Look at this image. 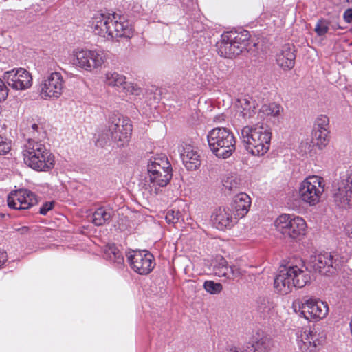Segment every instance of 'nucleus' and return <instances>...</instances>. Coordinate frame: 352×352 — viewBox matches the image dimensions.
<instances>
[{
    "label": "nucleus",
    "instance_id": "4468645a",
    "mask_svg": "<svg viewBox=\"0 0 352 352\" xmlns=\"http://www.w3.org/2000/svg\"><path fill=\"white\" fill-rule=\"evenodd\" d=\"M124 76L119 74L117 72L107 73L106 74V82L109 86L116 87L119 91H123L126 94L139 96L142 90L137 85L133 83H128L125 81Z\"/></svg>",
    "mask_w": 352,
    "mask_h": 352
},
{
    "label": "nucleus",
    "instance_id": "7ed1b4c3",
    "mask_svg": "<svg viewBox=\"0 0 352 352\" xmlns=\"http://www.w3.org/2000/svg\"><path fill=\"white\" fill-rule=\"evenodd\" d=\"M275 225L285 238L300 240L305 234L306 222L298 216L281 214L276 220Z\"/></svg>",
    "mask_w": 352,
    "mask_h": 352
},
{
    "label": "nucleus",
    "instance_id": "e2e57ef3",
    "mask_svg": "<svg viewBox=\"0 0 352 352\" xmlns=\"http://www.w3.org/2000/svg\"><path fill=\"white\" fill-rule=\"evenodd\" d=\"M350 31L352 32V28L350 29Z\"/></svg>",
    "mask_w": 352,
    "mask_h": 352
},
{
    "label": "nucleus",
    "instance_id": "6ab92c4d",
    "mask_svg": "<svg viewBox=\"0 0 352 352\" xmlns=\"http://www.w3.org/2000/svg\"><path fill=\"white\" fill-rule=\"evenodd\" d=\"M250 205V197L245 193H239L234 197L230 211L236 220L243 217L248 212Z\"/></svg>",
    "mask_w": 352,
    "mask_h": 352
},
{
    "label": "nucleus",
    "instance_id": "5701e85b",
    "mask_svg": "<svg viewBox=\"0 0 352 352\" xmlns=\"http://www.w3.org/2000/svg\"><path fill=\"white\" fill-rule=\"evenodd\" d=\"M181 158L188 170H196L201 165L200 155L190 146L184 148Z\"/></svg>",
    "mask_w": 352,
    "mask_h": 352
},
{
    "label": "nucleus",
    "instance_id": "de8ad7c7",
    "mask_svg": "<svg viewBox=\"0 0 352 352\" xmlns=\"http://www.w3.org/2000/svg\"><path fill=\"white\" fill-rule=\"evenodd\" d=\"M8 94V89L3 82L0 79V102L5 100Z\"/></svg>",
    "mask_w": 352,
    "mask_h": 352
},
{
    "label": "nucleus",
    "instance_id": "c9c22d12",
    "mask_svg": "<svg viewBox=\"0 0 352 352\" xmlns=\"http://www.w3.org/2000/svg\"><path fill=\"white\" fill-rule=\"evenodd\" d=\"M256 302L257 309L261 312H268L273 307V303L266 296L258 297Z\"/></svg>",
    "mask_w": 352,
    "mask_h": 352
},
{
    "label": "nucleus",
    "instance_id": "a878e982",
    "mask_svg": "<svg viewBox=\"0 0 352 352\" xmlns=\"http://www.w3.org/2000/svg\"><path fill=\"white\" fill-rule=\"evenodd\" d=\"M273 340L268 336H263L252 342H249L245 352H270L273 346Z\"/></svg>",
    "mask_w": 352,
    "mask_h": 352
},
{
    "label": "nucleus",
    "instance_id": "cd10ccee",
    "mask_svg": "<svg viewBox=\"0 0 352 352\" xmlns=\"http://www.w3.org/2000/svg\"><path fill=\"white\" fill-rule=\"evenodd\" d=\"M172 170V167L166 157L161 158H155L153 161L151 160L148 164V173L163 172L164 173L166 171Z\"/></svg>",
    "mask_w": 352,
    "mask_h": 352
},
{
    "label": "nucleus",
    "instance_id": "a18cd8bd",
    "mask_svg": "<svg viewBox=\"0 0 352 352\" xmlns=\"http://www.w3.org/2000/svg\"><path fill=\"white\" fill-rule=\"evenodd\" d=\"M54 201H46L39 209V213L42 215H46L47 212L53 209Z\"/></svg>",
    "mask_w": 352,
    "mask_h": 352
},
{
    "label": "nucleus",
    "instance_id": "72a5a7b5",
    "mask_svg": "<svg viewBox=\"0 0 352 352\" xmlns=\"http://www.w3.org/2000/svg\"><path fill=\"white\" fill-rule=\"evenodd\" d=\"M317 340H314L313 335L310 333V335H307L305 340H301L298 342V346L302 351H309L310 352L314 351L317 346Z\"/></svg>",
    "mask_w": 352,
    "mask_h": 352
},
{
    "label": "nucleus",
    "instance_id": "a211bd4d",
    "mask_svg": "<svg viewBox=\"0 0 352 352\" xmlns=\"http://www.w3.org/2000/svg\"><path fill=\"white\" fill-rule=\"evenodd\" d=\"M296 56L294 45L286 43L276 56L277 64L284 70H290L294 67Z\"/></svg>",
    "mask_w": 352,
    "mask_h": 352
},
{
    "label": "nucleus",
    "instance_id": "864d4df0",
    "mask_svg": "<svg viewBox=\"0 0 352 352\" xmlns=\"http://www.w3.org/2000/svg\"><path fill=\"white\" fill-rule=\"evenodd\" d=\"M280 104H276V103H272L270 104L269 107L265 109V110H279Z\"/></svg>",
    "mask_w": 352,
    "mask_h": 352
},
{
    "label": "nucleus",
    "instance_id": "58836bf2",
    "mask_svg": "<svg viewBox=\"0 0 352 352\" xmlns=\"http://www.w3.org/2000/svg\"><path fill=\"white\" fill-rule=\"evenodd\" d=\"M111 139V133L109 132V129H108L106 132H102L98 135V138L95 142V144L96 146L103 148L110 142Z\"/></svg>",
    "mask_w": 352,
    "mask_h": 352
},
{
    "label": "nucleus",
    "instance_id": "a19ab883",
    "mask_svg": "<svg viewBox=\"0 0 352 352\" xmlns=\"http://www.w3.org/2000/svg\"><path fill=\"white\" fill-rule=\"evenodd\" d=\"M180 217V212L178 210H170L167 212L165 219L168 223L175 224L179 221Z\"/></svg>",
    "mask_w": 352,
    "mask_h": 352
},
{
    "label": "nucleus",
    "instance_id": "8fccbe9b",
    "mask_svg": "<svg viewBox=\"0 0 352 352\" xmlns=\"http://www.w3.org/2000/svg\"><path fill=\"white\" fill-rule=\"evenodd\" d=\"M343 18L346 23L352 22V8H349L345 10L343 14Z\"/></svg>",
    "mask_w": 352,
    "mask_h": 352
},
{
    "label": "nucleus",
    "instance_id": "4be33fe9",
    "mask_svg": "<svg viewBox=\"0 0 352 352\" xmlns=\"http://www.w3.org/2000/svg\"><path fill=\"white\" fill-rule=\"evenodd\" d=\"M216 46L218 54L224 58H232L241 54L240 47H236L232 41L226 39V33L221 35V39L217 43Z\"/></svg>",
    "mask_w": 352,
    "mask_h": 352
},
{
    "label": "nucleus",
    "instance_id": "423d86ee",
    "mask_svg": "<svg viewBox=\"0 0 352 352\" xmlns=\"http://www.w3.org/2000/svg\"><path fill=\"white\" fill-rule=\"evenodd\" d=\"M342 258L337 253L324 252L315 256L312 261L315 271L330 276L338 273L342 266Z\"/></svg>",
    "mask_w": 352,
    "mask_h": 352
},
{
    "label": "nucleus",
    "instance_id": "ddd939ff",
    "mask_svg": "<svg viewBox=\"0 0 352 352\" xmlns=\"http://www.w3.org/2000/svg\"><path fill=\"white\" fill-rule=\"evenodd\" d=\"M25 164L36 171H48L54 166V156L52 153L43 155L35 154H24Z\"/></svg>",
    "mask_w": 352,
    "mask_h": 352
},
{
    "label": "nucleus",
    "instance_id": "aec40b11",
    "mask_svg": "<svg viewBox=\"0 0 352 352\" xmlns=\"http://www.w3.org/2000/svg\"><path fill=\"white\" fill-rule=\"evenodd\" d=\"M290 276L291 273L289 272L287 266L279 270L274 281V289L278 293L285 295L292 292L294 283Z\"/></svg>",
    "mask_w": 352,
    "mask_h": 352
},
{
    "label": "nucleus",
    "instance_id": "bb28decb",
    "mask_svg": "<svg viewBox=\"0 0 352 352\" xmlns=\"http://www.w3.org/2000/svg\"><path fill=\"white\" fill-rule=\"evenodd\" d=\"M104 257L116 264L118 267H121L124 264V256L115 244H109L106 246Z\"/></svg>",
    "mask_w": 352,
    "mask_h": 352
},
{
    "label": "nucleus",
    "instance_id": "9b49d317",
    "mask_svg": "<svg viewBox=\"0 0 352 352\" xmlns=\"http://www.w3.org/2000/svg\"><path fill=\"white\" fill-rule=\"evenodd\" d=\"M333 200L340 208L352 206V173L343 176L333 193Z\"/></svg>",
    "mask_w": 352,
    "mask_h": 352
},
{
    "label": "nucleus",
    "instance_id": "f03ea898",
    "mask_svg": "<svg viewBox=\"0 0 352 352\" xmlns=\"http://www.w3.org/2000/svg\"><path fill=\"white\" fill-rule=\"evenodd\" d=\"M207 140L210 149L219 158L227 159L235 151V138L225 127H217L210 131Z\"/></svg>",
    "mask_w": 352,
    "mask_h": 352
},
{
    "label": "nucleus",
    "instance_id": "37998d69",
    "mask_svg": "<svg viewBox=\"0 0 352 352\" xmlns=\"http://www.w3.org/2000/svg\"><path fill=\"white\" fill-rule=\"evenodd\" d=\"M10 142H8L6 138L0 135V154H7L10 151Z\"/></svg>",
    "mask_w": 352,
    "mask_h": 352
},
{
    "label": "nucleus",
    "instance_id": "c85d7f7f",
    "mask_svg": "<svg viewBox=\"0 0 352 352\" xmlns=\"http://www.w3.org/2000/svg\"><path fill=\"white\" fill-rule=\"evenodd\" d=\"M25 149L23 153L24 154H35V155H45L52 153L51 151L47 149L46 146L41 144L40 142L34 141L32 139H29L27 144L24 146Z\"/></svg>",
    "mask_w": 352,
    "mask_h": 352
},
{
    "label": "nucleus",
    "instance_id": "b1692460",
    "mask_svg": "<svg viewBox=\"0 0 352 352\" xmlns=\"http://www.w3.org/2000/svg\"><path fill=\"white\" fill-rule=\"evenodd\" d=\"M294 287L302 288L311 280L310 273L299 268L297 265H288Z\"/></svg>",
    "mask_w": 352,
    "mask_h": 352
},
{
    "label": "nucleus",
    "instance_id": "6e6552de",
    "mask_svg": "<svg viewBox=\"0 0 352 352\" xmlns=\"http://www.w3.org/2000/svg\"><path fill=\"white\" fill-rule=\"evenodd\" d=\"M301 315L307 320L312 319H322L324 318L329 311L327 302L314 298L304 297L302 300Z\"/></svg>",
    "mask_w": 352,
    "mask_h": 352
},
{
    "label": "nucleus",
    "instance_id": "bf43d9fd",
    "mask_svg": "<svg viewBox=\"0 0 352 352\" xmlns=\"http://www.w3.org/2000/svg\"><path fill=\"white\" fill-rule=\"evenodd\" d=\"M337 28L338 29H342V28L341 26H340L339 25H337Z\"/></svg>",
    "mask_w": 352,
    "mask_h": 352
},
{
    "label": "nucleus",
    "instance_id": "dca6fc26",
    "mask_svg": "<svg viewBox=\"0 0 352 352\" xmlns=\"http://www.w3.org/2000/svg\"><path fill=\"white\" fill-rule=\"evenodd\" d=\"M63 77L59 72H52L45 80L41 88L44 96L58 98L63 89Z\"/></svg>",
    "mask_w": 352,
    "mask_h": 352
},
{
    "label": "nucleus",
    "instance_id": "2f4dec72",
    "mask_svg": "<svg viewBox=\"0 0 352 352\" xmlns=\"http://www.w3.org/2000/svg\"><path fill=\"white\" fill-rule=\"evenodd\" d=\"M32 78L30 74L23 68L19 69L18 78L16 83L14 84V89H25L32 85Z\"/></svg>",
    "mask_w": 352,
    "mask_h": 352
},
{
    "label": "nucleus",
    "instance_id": "ea45409f",
    "mask_svg": "<svg viewBox=\"0 0 352 352\" xmlns=\"http://www.w3.org/2000/svg\"><path fill=\"white\" fill-rule=\"evenodd\" d=\"M254 102L252 101V99L251 98H243L238 99L235 106L236 107H241L242 110H251L252 109V104H253ZM253 109H256V107L254 104L252 106Z\"/></svg>",
    "mask_w": 352,
    "mask_h": 352
},
{
    "label": "nucleus",
    "instance_id": "680f3d73",
    "mask_svg": "<svg viewBox=\"0 0 352 352\" xmlns=\"http://www.w3.org/2000/svg\"><path fill=\"white\" fill-rule=\"evenodd\" d=\"M336 28H337V25H335V26H334V25H333V29H334V30H335Z\"/></svg>",
    "mask_w": 352,
    "mask_h": 352
},
{
    "label": "nucleus",
    "instance_id": "c756f323",
    "mask_svg": "<svg viewBox=\"0 0 352 352\" xmlns=\"http://www.w3.org/2000/svg\"><path fill=\"white\" fill-rule=\"evenodd\" d=\"M113 213V211L110 209L100 207L94 212L92 222L96 226H103L111 220Z\"/></svg>",
    "mask_w": 352,
    "mask_h": 352
},
{
    "label": "nucleus",
    "instance_id": "f257e3e1",
    "mask_svg": "<svg viewBox=\"0 0 352 352\" xmlns=\"http://www.w3.org/2000/svg\"><path fill=\"white\" fill-rule=\"evenodd\" d=\"M241 139L245 150L255 156H262L270 149L272 133L270 129L258 124L244 126Z\"/></svg>",
    "mask_w": 352,
    "mask_h": 352
},
{
    "label": "nucleus",
    "instance_id": "052dcab7",
    "mask_svg": "<svg viewBox=\"0 0 352 352\" xmlns=\"http://www.w3.org/2000/svg\"><path fill=\"white\" fill-rule=\"evenodd\" d=\"M336 28H337V25H335V26H334V25H333V29H334V30H335Z\"/></svg>",
    "mask_w": 352,
    "mask_h": 352
},
{
    "label": "nucleus",
    "instance_id": "f704fd0d",
    "mask_svg": "<svg viewBox=\"0 0 352 352\" xmlns=\"http://www.w3.org/2000/svg\"><path fill=\"white\" fill-rule=\"evenodd\" d=\"M223 185L230 191L236 190L241 185V179L236 175H229L223 180Z\"/></svg>",
    "mask_w": 352,
    "mask_h": 352
},
{
    "label": "nucleus",
    "instance_id": "e433bc0d",
    "mask_svg": "<svg viewBox=\"0 0 352 352\" xmlns=\"http://www.w3.org/2000/svg\"><path fill=\"white\" fill-rule=\"evenodd\" d=\"M204 287L211 294H219L223 289V286L221 283H215L214 280L205 281L204 283Z\"/></svg>",
    "mask_w": 352,
    "mask_h": 352
},
{
    "label": "nucleus",
    "instance_id": "3c124183",
    "mask_svg": "<svg viewBox=\"0 0 352 352\" xmlns=\"http://www.w3.org/2000/svg\"><path fill=\"white\" fill-rule=\"evenodd\" d=\"M8 259V256L6 252L0 250V267L5 263Z\"/></svg>",
    "mask_w": 352,
    "mask_h": 352
},
{
    "label": "nucleus",
    "instance_id": "79ce46f5",
    "mask_svg": "<svg viewBox=\"0 0 352 352\" xmlns=\"http://www.w3.org/2000/svg\"><path fill=\"white\" fill-rule=\"evenodd\" d=\"M19 69L16 71L14 69L9 72H6L4 74V78L7 79L9 85L14 88V84L16 83V79L18 78Z\"/></svg>",
    "mask_w": 352,
    "mask_h": 352
},
{
    "label": "nucleus",
    "instance_id": "13d9d810",
    "mask_svg": "<svg viewBox=\"0 0 352 352\" xmlns=\"http://www.w3.org/2000/svg\"><path fill=\"white\" fill-rule=\"evenodd\" d=\"M38 126L36 124H33L32 125V129L34 131H36L38 129Z\"/></svg>",
    "mask_w": 352,
    "mask_h": 352
},
{
    "label": "nucleus",
    "instance_id": "7c9ffc66",
    "mask_svg": "<svg viewBox=\"0 0 352 352\" xmlns=\"http://www.w3.org/2000/svg\"><path fill=\"white\" fill-rule=\"evenodd\" d=\"M150 182L154 185L160 187L166 186L170 181L173 174L172 170H168L163 173V172H157V173H148Z\"/></svg>",
    "mask_w": 352,
    "mask_h": 352
},
{
    "label": "nucleus",
    "instance_id": "1a4fd4ad",
    "mask_svg": "<svg viewBox=\"0 0 352 352\" xmlns=\"http://www.w3.org/2000/svg\"><path fill=\"white\" fill-rule=\"evenodd\" d=\"M37 204L36 195L27 189L12 192L8 197V206L14 210H26Z\"/></svg>",
    "mask_w": 352,
    "mask_h": 352
},
{
    "label": "nucleus",
    "instance_id": "473e14b6",
    "mask_svg": "<svg viewBox=\"0 0 352 352\" xmlns=\"http://www.w3.org/2000/svg\"><path fill=\"white\" fill-rule=\"evenodd\" d=\"M217 263L214 265L213 270L216 276L219 277H226L228 278L229 266L227 261L221 256L217 261Z\"/></svg>",
    "mask_w": 352,
    "mask_h": 352
},
{
    "label": "nucleus",
    "instance_id": "393cba45",
    "mask_svg": "<svg viewBox=\"0 0 352 352\" xmlns=\"http://www.w3.org/2000/svg\"><path fill=\"white\" fill-rule=\"evenodd\" d=\"M226 37L227 40L232 41L235 46L240 47L241 53L245 50H247V46L249 43L250 38V32L245 30H241L239 32H228L226 33Z\"/></svg>",
    "mask_w": 352,
    "mask_h": 352
},
{
    "label": "nucleus",
    "instance_id": "6e6d98bb",
    "mask_svg": "<svg viewBox=\"0 0 352 352\" xmlns=\"http://www.w3.org/2000/svg\"><path fill=\"white\" fill-rule=\"evenodd\" d=\"M29 228L26 226H23L18 229V231L20 232L21 234H26L29 232Z\"/></svg>",
    "mask_w": 352,
    "mask_h": 352
},
{
    "label": "nucleus",
    "instance_id": "0eeeda50",
    "mask_svg": "<svg viewBox=\"0 0 352 352\" xmlns=\"http://www.w3.org/2000/svg\"><path fill=\"white\" fill-rule=\"evenodd\" d=\"M131 268L141 275L148 274L154 268L153 255L147 250H135L126 254Z\"/></svg>",
    "mask_w": 352,
    "mask_h": 352
},
{
    "label": "nucleus",
    "instance_id": "603ef678",
    "mask_svg": "<svg viewBox=\"0 0 352 352\" xmlns=\"http://www.w3.org/2000/svg\"><path fill=\"white\" fill-rule=\"evenodd\" d=\"M345 232L346 234L351 239H352V223L350 224H348L345 227Z\"/></svg>",
    "mask_w": 352,
    "mask_h": 352
},
{
    "label": "nucleus",
    "instance_id": "2eb2a0df",
    "mask_svg": "<svg viewBox=\"0 0 352 352\" xmlns=\"http://www.w3.org/2000/svg\"><path fill=\"white\" fill-rule=\"evenodd\" d=\"M211 221L213 226L219 230L230 229L236 223L230 208H226L216 209L211 215Z\"/></svg>",
    "mask_w": 352,
    "mask_h": 352
},
{
    "label": "nucleus",
    "instance_id": "49530a36",
    "mask_svg": "<svg viewBox=\"0 0 352 352\" xmlns=\"http://www.w3.org/2000/svg\"><path fill=\"white\" fill-rule=\"evenodd\" d=\"M228 279H234L236 278L241 276V272L239 268L235 266H230L228 270Z\"/></svg>",
    "mask_w": 352,
    "mask_h": 352
},
{
    "label": "nucleus",
    "instance_id": "412c9836",
    "mask_svg": "<svg viewBox=\"0 0 352 352\" xmlns=\"http://www.w3.org/2000/svg\"><path fill=\"white\" fill-rule=\"evenodd\" d=\"M111 14L105 15L101 14L93 18L94 32L107 39L110 38L111 31Z\"/></svg>",
    "mask_w": 352,
    "mask_h": 352
},
{
    "label": "nucleus",
    "instance_id": "39448f33",
    "mask_svg": "<svg viewBox=\"0 0 352 352\" xmlns=\"http://www.w3.org/2000/svg\"><path fill=\"white\" fill-rule=\"evenodd\" d=\"M322 182V178L318 176L314 175L306 178L299 188L300 199L309 206L317 204L324 190Z\"/></svg>",
    "mask_w": 352,
    "mask_h": 352
},
{
    "label": "nucleus",
    "instance_id": "c03bdc74",
    "mask_svg": "<svg viewBox=\"0 0 352 352\" xmlns=\"http://www.w3.org/2000/svg\"><path fill=\"white\" fill-rule=\"evenodd\" d=\"M311 143L312 144V145L307 141L301 142L300 146H299V149H300V152L304 153L305 154H307L308 153H311L312 148L317 147V146H314V144L311 142Z\"/></svg>",
    "mask_w": 352,
    "mask_h": 352
},
{
    "label": "nucleus",
    "instance_id": "4c0bfd02",
    "mask_svg": "<svg viewBox=\"0 0 352 352\" xmlns=\"http://www.w3.org/2000/svg\"><path fill=\"white\" fill-rule=\"evenodd\" d=\"M329 22L328 21L324 19H319L314 29L317 35L319 36L325 35L329 30Z\"/></svg>",
    "mask_w": 352,
    "mask_h": 352
},
{
    "label": "nucleus",
    "instance_id": "9d476101",
    "mask_svg": "<svg viewBox=\"0 0 352 352\" xmlns=\"http://www.w3.org/2000/svg\"><path fill=\"white\" fill-rule=\"evenodd\" d=\"M73 63L85 70L91 71L100 67L104 62L102 54L96 51L80 50L76 52Z\"/></svg>",
    "mask_w": 352,
    "mask_h": 352
},
{
    "label": "nucleus",
    "instance_id": "f8f14e48",
    "mask_svg": "<svg viewBox=\"0 0 352 352\" xmlns=\"http://www.w3.org/2000/svg\"><path fill=\"white\" fill-rule=\"evenodd\" d=\"M329 118L324 115L320 116L315 121L311 142L319 150L325 148L329 142Z\"/></svg>",
    "mask_w": 352,
    "mask_h": 352
},
{
    "label": "nucleus",
    "instance_id": "09e8293b",
    "mask_svg": "<svg viewBox=\"0 0 352 352\" xmlns=\"http://www.w3.org/2000/svg\"><path fill=\"white\" fill-rule=\"evenodd\" d=\"M146 93L148 94H154V95H161V89L155 85H151V87L146 89Z\"/></svg>",
    "mask_w": 352,
    "mask_h": 352
},
{
    "label": "nucleus",
    "instance_id": "4d7b16f0",
    "mask_svg": "<svg viewBox=\"0 0 352 352\" xmlns=\"http://www.w3.org/2000/svg\"><path fill=\"white\" fill-rule=\"evenodd\" d=\"M279 113L280 111H271V115L273 116V117H276V116H278L279 115Z\"/></svg>",
    "mask_w": 352,
    "mask_h": 352
},
{
    "label": "nucleus",
    "instance_id": "f3484780",
    "mask_svg": "<svg viewBox=\"0 0 352 352\" xmlns=\"http://www.w3.org/2000/svg\"><path fill=\"white\" fill-rule=\"evenodd\" d=\"M122 19H124L123 17L115 12L111 14V26H113V29L111 28L110 38H130L132 36L133 33L129 22L125 20L122 21Z\"/></svg>",
    "mask_w": 352,
    "mask_h": 352
},
{
    "label": "nucleus",
    "instance_id": "20e7f679",
    "mask_svg": "<svg viewBox=\"0 0 352 352\" xmlns=\"http://www.w3.org/2000/svg\"><path fill=\"white\" fill-rule=\"evenodd\" d=\"M109 129L111 140L118 147L124 146L131 135L132 125L128 119H121L120 115L113 113L109 118Z\"/></svg>",
    "mask_w": 352,
    "mask_h": 352
},
{
    "label": "nucleus",
    "instance_id": "5fc2aeb1",
    "mask_svg": "<svg viewBox=\"0 0 352 352\" xmlns=\"http://www.w3.org/2000/svg\"><path fill=\"white\" fill-rule=\"evenodd\" d=\"M225 352H243L239 348L232 346L229 349H226Z\"/></svg>",
    "mask_w": 352,
    "mask_h": 352
}]
</instances>
